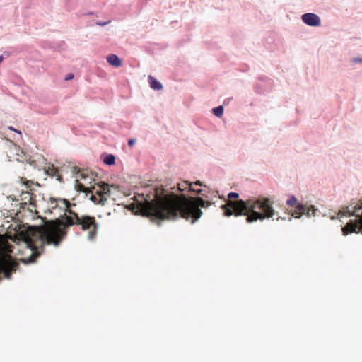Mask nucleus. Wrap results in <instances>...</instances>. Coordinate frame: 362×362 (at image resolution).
Here are the masks:
<instances>
[{
	"label": "nucleus",
	"mask_w": 362,
	"mask_h": 362,
	"mask_svg": "<svg viewBox=\"0 0 362 362\" xmlns=\"http://www.w3.org/2000/svg\"><path fill=\"white\" fill-rule=\"evenodd\" d=\"M107 61L110 65L115 67H119L122 66V60L116 54H112L108 55L107 57Z\"/></svg>",
	"instance_id": "nucleus-10"
},
{
	"label": "nucleus",
	"mask_w": 362,
	"mask_h": 362,
	"mask_svg": "<svg viewBox=\"0 0 362 362\" xmlns=\"http://www.w3.org/2000/svg\"><path fill=\"white\" fill-rule=\"evenodd\" d=\"M13 246L4 235H0V274L10 279L13 272H16L18 264L12 256Z\"/></svg>",
	"instance_id": "nucleus-5"
},
{
	"label": "nucleus",
	"mask_w": 362,
	"mask_h": 362,
	"mask_svg": "<svg viewBox=\"0 0 362 362\" xmlns=\"http://www.w3.org/2000/svg\"><path fill=\"white\" fill-rule=\"evenodd\" d=\"M3 57L1 55H0V63L3 61Z\"/></svg>",
	"instance_id": "nucleus-21"
},
{
	"label": "nucleus",
	"mask_w": 362,
	"mask_h": 362,
	"mask_svg": "<svg viewBox=\"0 0 362 362\" xmlns=\"http://www.w3.org/2000/svg\"><path fill=\"white\" fill-rule=\"evenodd\" d=\"M98 25H105L107 24V23L105 22V23H103V22H98L97 23Z\"/></svg>",
	"instance_id": "nucleus-19"
},
{
	"label": "nucleus",
	"mask_w": 362,
	"mask_h": 362,
	"mask_svg": "<svg viewBox=\"0 0 362 362\" xmlns=\"http://www.w3.org/2000/svg\"><path fill=\"white\" fill-rule=\"evenodd\" d=\"M343 214L348 216H356L358 218L355 223L352 221L346 223L342 228L344 235L351 233H362V203L357 204L354 206H347L344 209Z\"/></svg>",
	"instance_id": "nucleus-6"
},
{
	"label": "nucleus",
	"mask_w": 362,
	"mask_h": 362,
	"mask_svg": "<svg viewBox=\"0 0 362 362\" xmlns=\"http://www.w3.org/2000/svg\"><path fill=\"white\" fill-rule=\"evenodd\" d=\"M211 205V202L202 197L177 195L174 192H167L163 187L156 188L152 200L145 199L144 202L139 204L141 211L146 216L158 219H177L180 217L191 220L192 223L202 214L200 207L207 208Z\"/></svg>",
	"instance_id": "nucleus-2"
},
{
	"label": "nucleus",
	"mask_w": 362,
	"mask_h": 362,
	"mask_svg": "<svg viewBox=\"0 0 362 362\" xmlns=\"http://www.w3.org/2000/svg\"><path fill=\"white\" fill-rule=\"evenodd\" d=\"M148 82H149L151 88L154 90H161L163 88L162 84L151 76H149V77H148Z\"/></svg>",
	"instance_id": "nucleus-11"
},
{
	"label": "nucleus",
	"mask_w": 362,
	"mask_h": 362,
	"mask_svg": "<svg viewBox=\"0 0 362 362\" xmlns=\"http://www.w3.org/2000/svg\"><path fill=\"white\" fill-rule=\"evenodd\" d=\"M136 142V139H131L128 141V145L130 146V147H132L134 146V144H135Z\"/></svg>",
	"instance_id": "nucleus-16"
},
{
	"label": "nucleus",
	"mask_w": 362,
	"mask_h": 362,
	"mask_svg": "<svg viewBox=\"0 0 362 362\" xmlns=\"http://www.w3.org/2000/svg\"><path fill=\"white\" fill-rule=\"evenodd\" d=\"M212 111L216 116L220 117L222 116L223 113V106L220 105L217 107L214 108Z\"/></svg>",
	"instance_id": "nucleus-13"
},
{
	"label": "nucleus",
	"mask_w": 362,
	"mask_h": 362,
	"mask_svg": "<svg viewBox=\"0 0 362 362\" xmlns=\"http://www.w3.org/2000/svg\"><path fill=\"white\" fill-rule=\"evenodd\" d=\"M103 162L108 165H112L115 164V158L113 155L109 154L104 158Z\"/></svg>",
	"instance_id": "nucleus-12"
},
{
	"label": "nucleus",
	"mask_w": 362,
	"mask_h": 362,
	"mask_svg": "<svg viewBox=\"0 0 362 362\" xmlns=\"http://www.w3.org/2000/svg\"><path fill=\"white\" fill-rule=\"evenodd\" d=\"M77 174L75 185L76 189L83 192H92V190L90 189V188H92L93 190H95L96 195H92L91 200L95 203L104 206L107 200V197H109L111 195V187H112V186L110 187L108 184L103 182L98 185L97 189L92 186L86 187L85 185L86 184L90 183V181L86 182V180H91V178H89L83 170L81 171L79 169H78Z\"/></svg>",
	"instance_id": "nucleus-4"
},
{
	"label": "nucleus",
	"mask_w": 362,
	"mask_h": 362,
	"mask_svg": "<svg viewBox=\"0 0 362 362\" xmlns=\"http://www.w3.org/2000/svg\"><path fill=\"white\" fill-rule=\"evenodd\" d=\"M353 62H362V58H354L353 59Z\"/></svg>",
	"instance_id": "nucleus-17"
},
{
	"label": "nucleus",
	"mask_w": 362,
	"mask_h": 362,
	"mask_svg": "<svg viewBox=\"0 0 362 362\" xmlns=\"http://www.w3.org/2000/svg\"><path fill=\"white\" fill-rule=\"evenodd\" d=\"M49 170H50V174H52V176H57L58 177L57 180H61V176L56 174V173H57V171H58L57 169H54V167H52V168H49Z\"/></svg>",
	"instance_id": "nucleus-15"
},
{
	"label": "nucleus",
	"mask_w": 362,
	"mask_h": 362,
	"mask_svg": "<svg viewBox=\"0 0 362 362\" xmlns=\"http://www.w3.org/2000/svg\"><path fill=\"white\" fill-rule=\"evenodd\" d=\"M70 216H65L62 220L56 219L39 226H29L19 230L14 238L15 241H23L26 247L32 251L30 256L23 259L24 263L34 262L40 255L39 249H42L45 244L58 245L66 234V228L71 226H80L83 231H88V238L93 240L98 233V226L93 216H78V214L69 210Z\"/></svg>",
	"instance_id": "nucleus-1"
},
{
	"label": "nucleus",
	"mask_w": 362,
	"mask_h": 362,
	"mask_svg": "<svg viewBox=\"0 0 362 362\" xmlns=\"http://www.w3.org/2000/svg\"><path fill=\"white\" fill-rule=\"evenodd\" d=\"M297 199L295 197H291L287 201H286V204L290 206H296V208L297 207V206L298 204H297Z\"/></svg>",
	"instance_id": "nucleus-14"
},
{
	"label": "nucleus",
	"mask_w": 362,
	"mask_h": 362,
	"mask_svg": "<svg viewBox=\"0 0 362 362\" xmlns=\"http://www.w3.org/2000/svg\"><path fill=\"white\" fill-rule=\"evenodd\" d=\"M73 78H74V74H68V75L66 76V78H65V79H66V80H71V79H72Z\"/></svg>",
	"instance_id": "nucleus-18"
},
{
	"label": "nucleus",
	"mask_w": 362,
	"mask_h": 362,
	"mask_svg": "<svg viewBox=\"0 0 362 362\" xmlns=\"http://www.w3.org/2000/svg\"><path fill=\"white\" fill-rule=\"evenodd\" d=\"M316 211L317 209H315L313 206H310L307 208L303 204H299L297 206L296 209L293 212L292 216H294L295 218H300L303 214H307L308 216H315Z\"/></svg>",
	"instance_id": "nucleus-8"
},
{
	"label": "nucleus",
	"mask_w": 362,
	"mask_h": 362,
	"mask_svg": "<svg viewBox=\"0 0 362 362\" xmlns=\"http://www.w3.org/2000/svg\"><path fill=\"white\" fill-rule=\"evenodd\" d=\"M303 21L310 26H318L320 25L319 16L315 13H308L302 16Z\"/></svg>",
	"instance_id": "nucleus-9"
},
{
	"label": "nucleus",
	"mask_w": 362,
	"mask_h": 362,
	"mask_svg": "<svg viewBox=\"0 0 362 362\" xmlns=\"http://www.w3.org/2000/svg\"><path fill=\"white\" fill-rule=\"evenodd\" d=\"M239 194L236 192H230L228 195V201L221 206L225 216H235L247 215L246 221L252 223L258 219L264 220L272 218L275 214V211L272 206V202L268 198H259L258 199H248L247 201H233L232 199H238Z\"/></svg>",
	"instance_id": "nucleus-3"
},
{
	"label": "nucleus",
	"mask_w": 362,
	"mask_h": 362,
	"mask_svg": "<svg viewBox=\"0 0 362 362\" xmlns=\"http://www.w3.org/2000/svg\"><path fill=\"white\" fill-rule=\"evenodd\" d=\"M194 185L201 186L202 183L200 181H197L194 183L189 182L187 181H183L177 185V189L180 192H184L188 189V191L196 192L198 194L205 196V194L202 193L203 190L202 189H196L194 187Z\"/></svg>",
	"instance_id": "nucleus-7"
},
{
	"label": "nucleus",
	"mask_w": 362,
	"mask_h": 362,
	"mask_svg": "<svg viewBox=\"0 0 362 362\" xmlns=\"http://www.w3.org/2000/svg\"><path fill=\"white\" fill-rule=\"evenodd\" d=\"M9 129L13 130V131H15V132H18V134H21V132L17 131L16 129H13L12 127H9Z\"/></svg>",
	"instance_id": "nucleus-20"
}]
</instances>
